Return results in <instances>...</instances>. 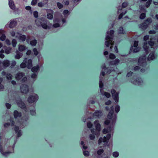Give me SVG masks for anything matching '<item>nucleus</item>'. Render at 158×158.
I'll use <instances>...</instances> for the list:
<instances>
[{"label":"nucleus","mask_w":158,"mask_h":158,"mask_svg":"<svg viewBox=\"0 0 158 158\" xmlns=\"http://www.w3.org/2000/svg\"><path fill=\"white\" fill-rule=\"evenodd\" d=\"M107 35H106V40L105 42V45L107 47H109L110 45L111 46L110 47V49H111L112 48V45L114 44V42L112 40L113 38V35L114 33V31L113 30H110L107 32Z\"/></svg>","instance_id":"nucleus-1"},{"label":"nucleus","mask_w":158,"mask_h":158,"mask_svg":"<svg viewBox=\"0 0 158 158\" xmlns=\"http://www.w3.org/2000/svg\"><path fill=\"white\" fill-rule=\"evenodd\" d=\"M111 109L112 110V111H110L107 116V118L110 120L106 119L105 122V124L106 125H108L110 122L112 123H114L115 120L116 116L114 115H113V107H111Z\"/></svg>","instance_id":"nucleus-2"},{"label":"nucleus","mask_w":158,"mask_h":158,"mask_svg":"<svg viewBox=\"0 0 158 158\" xmlns=\"http://www.w3.org/2000/svg\"><path fill=\"white\" fill-rule=\"evenodd\" d=\"M94 124L95 125V127L96 128V132L94 133V130L92 129L91 130V132L95 134L96 136H98L100 134V131L101 130V126L100 124L99 123V122L98 120H96L94 122Z\"/></svg>","instance_id":"nucleus-3"},{"label":"nucleus","mask_w":158,"mask_h":158,"mask_svg":"<svg viewBox=\"0 0 158 158\" xmlns=\"http://www.w3.org/2000/svg\"><path fill=\"white\" fill-rule=\"evenodd\" d=\"M154 44V42L152 41V39H150V40L148 41V43H147L146 42H144L143 45V48L145 50L146 52H148V50L149 48V45L151 46H152Z\"/></svg>","instance_id":"nucleus-4"},{"label":"nucleus","mask_w":158,"mask_h":158,"mask_svg":"<svg viewBox=\"0 0 158 158\" xmlns=\"http://www.w3.org/2000/svg\"><path fill=\"white\" fill-rule=\"evenodd\" d=\"M38 99V96L36 94H33L29 97L28 101L29 103H33L37 100Z\"/></svg>","instance_id":"nucleus-5"},{"label":"nucleus","mask_w":158,"mask_h":158,"mask_svg":"<svg viewBox=\"0 0 158 158\" xmlns=\"http://www.w3.org/2000/svg\"><path fill=\"white\" fill-rule=\"evenodd\" d=\"M146 57L145 56H140L138 60L139 65L143 66L145 65L146 64Z\"/></svg>","instance_id":"nucleus-6"},{"label":"nucleus","mask_w":158,"mask_h":158,"mask_svg":"<svg viewBox=\"0 0 158 158\" xmlns=\"http://www.w3.org/2000/svg\"><path fill=\"white\" fill-rule=\"evenodd\" d=\"M110 137V135L108 134L107 135L106 137H104L103 138H100L98 140V143L100 144L102 142L106 143H107L108 142Z\"/></svg>","instance_id":"nucleus-7"},{"label":"nucleus","mask_w":158,"mask_h":158,"mask_svg":"<svg viewBox=\"0 0 158 158\" xmlns=\"http://www.w3.org/2000/svg\"><path fill=\"white\" fill-rule=\"evenodd\" d=\"M41 26L44 29H49L52 26L51 24L49 22H47L46 21H44L42 23H41Z\"/></svg>","instance_id":"nucleus-8"},{"label":"nucleus","mask_w":158,"mask_h":158,"mask_svg":"<svg viewBox=\"0 0 158 158\" xmlns=\"http://www.w3.org/2000/svg\"><path fill=\"white\" fill-rule=\"evenodd\" d=\"M20 90L22 93L26 94L29 91V88L28 86L27 85H23L21 86Z\"/></svg>","instance_id":"nucleus-9"},{"label":"nucleus","mask_w":158,"mask_h":158,"mask_svg":"<svg viewBox=\"0 0 158 158\" xmlns=\"http://www.w3.org/2000/svg\"><path fill=\"white\" fill-rule=\"evenodd\" d=\"M47 11L48 13L47 15L48 18L50 19H52L53 18V11L52 10H47Z\"/></svg>","instance_id":"nucleus-10"},{"label":"nucleus","mask_w":158,"mask_h":158,"mask_svg":"<svg viewBox=\"0 0 158 158\" xmlns=\"http://www.w3.org/2000/svg\"><path fill=\"white\" fill-rule=\"evenodd\" d=\"M24 76V74L22 73H19L17 74L15 76V78L17 80L21 79Z\"/></svg>","instance_id":"nucleus-11"},{"label":"nucleus","mask_w":158,"mask_h":158,"mask_svg":"<svg viewBox=\"0 0 158 158\" xmlns=\"http://www.w3.org/2000/svg\"><path fill=\"white\" fill-rule=\"evenodd\" d=\"M16 37L20 40L23 41H25L26 40V36L25 35H22V34H19L18 35L16 36Z\"/></svg>","instance_id":"nucleus-12"},{"label":"nucleus","mask_w":158,"mask_h":158,"mask_svg":"<svg viewBox=\"0 0 158 158\" xmlns=\"http://www.w3.org/2000/svg\"><path fill=\"white\" fill-rule=\"evenodd\" d=\"M17 24V22L15 21H11L9 23V27L10 28H13L15 27Z\"/></svg>","instance_id":"nucleus-13"},{"label":"nucleus","mask_w":158,"mask_h":158,"mask_svg":"<svg viewBox=\"0 0 158 158\" xmlns=\"http://www.w3.org/2000/svg\"><path fill=\"white\" fill-rule=\"evenodd\" d=\"M27 62H26V64H27V67L28 69H30L32 67V61L31 60H27Z\"/></svg>","instance_id":"nucleus-14"},{"label":"nucleus","mask_w":158,"mask_h":158,"mask_svg":"<svg viewBox=\"0 0 158 158\" xmlns=\"http://www.w3.org/2000/svg\"><path fill=\"white\" fill-rule=\"evenodd\" d=\"M119 62V60L118 59H116L114 60L111 61L110 62V64L112 65H115L118 64Z\"/></svg>","instance_id":"nucleus-15"},{"label":"nucleus","mask_w":158,"mask_h":158,"mask_svg":"<svg viewBox=\"0 0 158 158\" xmlns=\"http://www.w3.org/2000/svg\"><path fill=\"white\" fill-rule=\"evenodd\" d=\"M4 31L3 30H0V34L2 35L0 37V40H4L6 39V36L4 34Z\"/></svg>","instance_id":"nucleus-16"},{"label":"nucleus","mask_w":158,"mask_h":158,"mask_svg":"<svg viewBox=\"0 0 158 158\" xmlns=\"http://www.w3.org/2000/svg\"><path fill=\"white\" fill-rule=\"evenodd\" d=\"M148 24L144 22L142 24L140 25V27L143 30H145L148 27Z\"/></svg>","instance_id":"nucleus-17"},{"label":"nucleus","mask_w":158,"mask_h":158,"mask_svg":"<svg viewBox=\"0 0 158 158\" xmlns=\"http://www.w3.org/2000/svg\"><path fill=\"white\" fill-rule=\"evenodd\" d=\"M9 6L11 9H15V5L13 1L10 0L9 2Z\"/></svg>","instance_id":"nucleus-18"},{"label":"nucleus","mask_w":158,"mask_h":158,"mask_svg":"<svg viewBox=\"0 0 158 158\" xmlns=\"http://www.w3.org/2000/svg\"><path fill=\"white\" fill-rule=\"evenodd\" d=\"M155 56L154 53H151L148 57V60H152L155 58Z\"/></svg>","instance_id":"nucleus-19"},{"label":"nucleus","mask_w":158,"mask_h":158,"mask_svg":"<svg viewBox=\"0 0 158 158\" xmlns=\"http://www.w3.org/2000/svg\"><path fill=\"white\" fill-rule=\"evenodd\" d=\"M27 61V59L25 58L23 60V63H22L20 64V67L21 68H23L27 67V64L26 62Z\"/></svg>","instance_id":"nucleus-20"},{"label":"nucleus","mask_w":158,"mask_h":158,"mask_svg":"<svg viewBox=\"0 0 158 158\" xmlns=\"http://www.w3.org/2000/svg\"><path fill=\"white\" fill-rule=\"evenodd\" d=\"M143 82V81L141 79L138 78L137 80H135L133 82V83L135 85H140L141 83Z\"/></svg>","instance_id":"nucleus-21"},{"label":"nucleus","mask_w":158,"mask_h":158,"mask_svg":"<svg viewBox=\"0 0 158 158\" xmlns=\"http://www.w3.org/2000/svg\"><path fill=\"white\" fill-rule=\"evenodd\" d=\"M3 66L5 68L8 66L10 65L9 61L8 60H5L2 62Z\"/></svg>","instance_id":"nucleus-22"},{"label":"nucleus","mask_w":158,"mask_h":158,"mask_svg":"<svg viewBox=\"0 0 158 158\" xmlns=\"http://www.w3.org/2000/svg\"><path fill=\"white\" fill-rule=\"evenodd\" d=\"M102 115V112L101 111H98L94 113V115L97 116L98 118L101 116Z\"/></svg>","instance_id":"nucleus-23"},{"label":"nucleus","mask_w":158,"mask_h":158,"mask_svg":"<svg viewBox=\"0 0 158 158\" xmlns=\"http://www.w3.org/2000/svg\"><path fill=\"white\" fill-rule=\"evenodd\" d=\"M21 115V113H19L17 111L15 110L14 112V116L15 118L20 117Z\"/></svg>","instance_id":"nucleus-24"},{"label":"nucleus","mask_w":158,"mask_h":158,"mask_svg":"<svg viewBox=\"0 0 158 158\" xmlns=\"http://www.w3.org/2000/svg\"><path fill=\"white\" fill-rule=\"evenodd\" d=\"M27 49L26 47L24 45H19V49L21 52Z\"/></svg>","instance_id":"nucleus-25"},{"label":"nucleus","mask_w":158,"mask_h":158,"mask_svg":"<svg viewBox=\"0 0 158 158\" xmlns=\"http://www.w3.org/2000/svg\"><path fill=\"white\" fill-rule=\"evenodd\" d=\"M39 69V67L38 65L36 66H35L33 67L31 69V71L33 72H37Z\"/></svg>","instance_id":"nucleus-26"},{"label":"nucleus","mask_w":158,"mask_h":158,"mask_svg":"<svg viewBox=\"0 0 158 158\" xmlns=\"http://www.w3.org/2000/svg\"><path fill=\"white\" fill-rule=\"evenodd\" d=\"M18 106L21 108H23L25 107V105L24 103L22 102V101H20L19 102H18Z\"/></svg>","instance_id":"nucleus-27"},{"label":"nucleus","mask_w":158,"mask_h":158,"mask_svg":"<svg viewBox=\"0 0 158 158\" xmlns=\"http://www.w3.org/2000/svg\"><path fill=\"white\" fill-rule=\"evenodd\" d=\"M152 22V19L151 18H147L145 21V22L148 25Z\"/></svg>","instance_id":"nucleus-28"},{"label":"nucleus","mask_w":158,"mask_h":158,"mask_svg":"<svg viewBox=\"0 0 158 158\" xmlns=\"http://www.w3.org/2000/svg\"><path fill=\"white\" fill-rule=\"evenodd\" d=\"M152 2V0H148V1L146 2V4H145V6L147 8L148 7L150 4H151Z\"/></svg>","instance_id":"nucleus-29"},{"label":"nucleus","mask_w":158,"mask_h":158,"mask_svg":"<svg viewBox=\"0 0 158 158\" xmlns=\"http://www.w3.org/2000/svg\"><path fill=\"white\" fill-rule=\"evenodd\" d=\"M113 97H114L115 102H118V94H116L115 96Z\"/></svg>","instance_id":"nucleus-30"},{"label":"nucleus","mask_w":158,"mask_h":158,"mask_svg":"<svg viewBox=\"0 0 158 158\" xmlns=\"http://www.w3.org/2000/svg\"><path fill=\"white\" fill-rule=\"evenodd\" d=\"M40 19H37L35 20V23L37 25L39 26H40L41 25V23H42V22H41L40 21Z\"/></svg>","instance_id":"nucleus-31"},{"label":"nucleus","mask_w":158,"mask_h":158,"mask_svg":"<svg viewBox=\"0 0 158 158\" xmlns=\"http://www.w3.org/2000/svg\"><path fill=\"white\" fill-rule=\"evenodd\" d=\"M63 14L65 17L67 16L69 14V11L68 10H64L63 12Z\"/></svg>","instance_id":"nucleus-32"},{"label":"nucleus","mask_w":158,"mask_h":158,"mask_svg":"<svg viewBox=\"0 0 158 158\" xmlns=\"http://www.w3.org/2000/svg\"><path fill=\"white\" fill-rule=\"evenodd\" d=\"M111 93L112 94V96H115L116 94H118V92H116L115 90L113 89H111Z\"/></svg>","instance_id":"nucleus-33"},{"label":"nucleus","mask_w":158,"mask_h":158,"mask_svg":"<svg viewBox=\"0 0 158 158\" xmlns=\"http://www.w3.org/2000/svg\"><path fill=\"white\" fill-rule=\"evenodd\" d=\"M22 56V54L21 53H17L16 55L15 56V58L17 59H19Z\"/></svg>","instance_id":"nucleus-34"},{"label":"nucleus","mask_w":158,"mask_h":158,"mask_svg":"<svg viewBox=\"0 0 158 158\" xmlns=\"http://www.w3.org/2000/svg\"><path fill=\"white\" fill-rule=\"evenodd\" d=\"M36 43H37V41L35 40H34L31 41L30 42V44L31 45H33V46L35 45Z\"/></svg>","instance_id":"nucleus-35"},{"label":"nucleus","mask_w":158,"mask_h":158,"mask_svg":"<svg viewBox=\"0 0 158 158\" xmlns=\"http://www.w3.org/2000/svg\"><path fill=\"white\" fill-rule=\"evenodd\" d=\"M109 58L110 59L113 60L115 58V56L113 54L110 53L109 55Z\"/></svg>","instance_id":"nucleus-36"},{"label":"nucleus","mask_w":158,"mask_h":158,"mask_svg":"<svg viewBox=\"0 0 158 158\" xmlns=\"http://www.w3.org/2000/svg\"><path fill=\"white\" fill-rule=\"evenodd\" d=\"M135 48L133 49V51L135 52H139L140 49V48L139 47H135Z\"/></svg>","instance_id":"nucleus-37"},{"label":"nucleus","mask_w":158,"mask_h":158,"mask_svg":"<svg viewBox=\"0 0 158 158\" xmlns=\"http://www.w3.org/2000/svg\"><path fill=\"white\" fill-rule=\"evenodd\" d=\"M11 123L10 124L8 123L5 124L4 125V126L6 127L7 126H9L10 125H11V126L14 125V122L13 121H11Z\"/></svg>","instance_id":"nucleus-38"},{"label":"nucleus","mask_w":158,"mask_h":158,"mask_svg":"<svg viewBox=\"0 0 158 158\" xmlns=\"http://www.w3.org/2000/svg\"><path fill=\"white\" fill-rule=\"evenodd\" d=\"M103 95L106 96V97L107 98H109L110 96V94L107 92H105L103 94Z\"/></svg>","instance_id":"nucleus-39"},{"label":"nucleus","mask_w":158,"mask_h":158,"mask_svg":"<svg viewBox=\"0 0 158 158\" xmlns=\"http://www.w3.org/2000/svg\"><path fill=\"white\" fill-rule=\"evenodd\" d=\"M57 6L60 9H61L63 7V5L60 2L57 3Z\"/></svg>","instance_id":"nucleus-40"},{"label":"nucleus","mask_w":158,"mask_h":158,"mask_svg":"<svg viewBox=\"0 0 158 158\" xmlns=\"http://www.w3.org/2000/svg\"><path fill=\"white\" fill-rule=\"evenodd\" d=\"M145 13H142L140 15L139 18L141 19H143L145 18Z\"/></svg>","instance_id":"nucleus-41"},{"label":"nucleus","mask_w":158,"mask_h":158,"mask_svg":"<svg viewBox=\"0 0 158 158\" xmlns=\"http://www.w3.org/2000/svg\"><path fill=\"white\" fill-rule=\"evenodd\" d=\"M6 77L8 79L10 80L12 79V76L10 74L8 73L6 74Z\"/></svg>","instance_id":"nucleus-42"},{"label":"nucleus","mask_w":158,"mask_h":158,"mask_svg":"<svg viewBox=\"0 0 158 158\" xmlns=\"http://www.w3.org/2000/svg\"><path fill=\"white\" fill-rule=\"evenodd\" d=\"M17 44V41L15 39H13L12 41V44L14 47H15Z\"/></svg>","instance_id":"nucleus-43"},{"label":"nucleus","mask_w":158,"mask_h":158,"mask_svg":"<svg viewBox=\"0 0 158 158\" xmlns=\"http://www.w3.org/2000/svg\"><path fill=\"white\" fill-rule=\"evenodd\" d=\"M118 32L120 34H123V28L122 27H119L118 30Z\"/></svg>","instance_id":"nucleus-44"},{"label":"nucleus","mask_w":158,"mask_h":158,"mask_svg":"<svg viewBox=\"0 0 158 158\" xmlns=\"http://www.w3.org/2000/svg\"><path fill=\"white\" fill-rule=\"evenodd\" d=\"M113 155L114 157H116L118 156L119 153L118 152H114L113 153Z\"/></svg>","instance_id":"nucleus-45"},{"label":"nucleus","mask_w":158,"mask_h":158,"mask_svg":"<svg viewBox=\"0 0 158 158\" xmlns=\"http://www.w3.org/2000/svg\"><path fill=\"white\" fill-rule=\"evenodd\" d=\"M63 3L65 5H68L69 2L68 0H63Z\"/></svg>","instance_id":"nucleus-46"},{"label":"nucleus","mask_w":158,"mask_h":158,"mask_svg":"<svg viewBox=\"0 0 158 158\" xmlns=\"http://www.w3.org/2000/svg\"><path fill=\"white\" fill-rule=\"evenodd\" d=\"M33 51L34 52V54L36 56L38 54V52L37 51V49L36 48H34L33 49Z\"/></svg>","instance_id":"nucleus-47"},{"label":"nucleus","mask_w":158,"mask_h":158,"mask_svg":"<svg viewBox=\"0 0 158 158\" xmlns=\"http://www.w3.org/2000/svg\"><path fill=\"white\" fill-rule=\"evenodd\" d=\"M37 0H33L31 2V5L33 6H35V5L37 2Z\"/></svg>","instance_id":"nucleus-48"},{"label":"nucleus","mask_w":158,"mask_h":158,"mask_svg":"<svg viewBox=\"0 0 158 158\" xmlns=\"http://www.w3.org/2000/svg\"><path fill=\"white\" fill-rule=\"evenodd\" d=\"M103 152V150L102 149H100L98 150L97 152V154L99 155H100L101 154H102Z\"/></svg>","instance_id":"nucleus-49"},{"label":"nucleus","mask_w":158,"mask_h":158,"mask_svg":"<svg viewBox=\"0 0 158 158\" xmlns=\"http://www.w3.org/2000/svg\"><path fill=\"white\" fill-rule=\"evenodd\" d=\"M120 110V107L118 106H117L115 108V111L116 113H118Z\"/></svg>","instance_id":"nucleus-50"},{"label":"nucleus","mask_w":158,"mask_h":158,"mask_svg":"<svg viewBox=\"0 0 158 158\" xmlns=\"http://www.w3.org/2000/svg\"><path fill=\"white\" fill-rule=\"evenodd\" d=\"M87 126L89 128H91L92 126V124L90 122H88L87 123Z\"/></svg>","instance_id":"nucleus-51"},{"label":"nucleus","mask_w":158,"mask_h":158,"mask_svg":"<svg viewBox=\"0 0 158 158\" xmlns=\"http://www.w3.org/2000/svg\"><path fill=\"white\" fill-rule=\"evenodd\" d=\"M1 153L5 156H7L8 154L11 153V152H1Z\"/></svg>","instance_id":"nucleus-52"},{"label":"nucleus","mask_w":158,"mask_h":158,"mask_svg":"<svg viewBox=\"0 0 158 158\" xmlns=\"http://www.w3.org/2000/svg\"><path fill=\"white\" fill-rule=\"evenodd\" d=\"M33 15L34 17L35 18H37L38 16V13L37 11H35L33 13Z\"/></svg>","instance_id":"nucleus-53"},{"label":"nucleus","mask_w":158,"mask_h":158,"mask_svg":"<svg viewBox=\"0 0 158 158\" xmlns=\"http://www.w3.org/2000/svg\"><path fill=\"white\" fill-rule=\"evenodd\" d=\"M83 154L85 156H88L89 155V152L87 151H84L83 152Z\"/></svg>","instance_id":"nucleus-54"},{"label":"nucleus","mask_w":158,"mask_h":158,"mask_svg":"<svg viewBox=\"0 0 158 158\" xmlns=\"http://www.w3.org/2000/svg\"><path fill=\"white\" fill-rule=\"evenodd\" d=\"M138 41H135L134 43V47H137V46L138 45Z\"/></svg>","instance_id":"nucleus-55"},{"label":"nucleus","mask_w":158,"mask_h":158,"mask_svg":"<svg viewBox=\"0 0 158 158\" xmlns=\"http://www.w3.org/2000/svg\"><path fill=\"white\" fill-rule=\"evenodd\" d=\"M149 38V36L148 35H145L144 36L143 38V40L144 41H146L148 40V39Z\"/></svg>","instance_id":"nucleus-56"},{"label":"nucleus","mask_w":158,"mask_h":158,"mask_svg":"<svg viewBox=\"0 0 158 158\" xmlns=\"http://www.w3.org/2000/svg\"><path fill=\"white\" fill-rule=\"evenodd\" d=\"M127 6V3L126 2H124L122 4V6L123 8H125Z\"/></svg>","instance_id":"nucleus-57"},{"label":"nucleus","mask_w":158,"mask_h":158,"mask_svg":"<svg viewBox=\"0 0 158 158\" xmlns=\"http://www.w3.org/2000/svg\"><path fill=\"white\" fill-rule=\"evenodd\" d=\"M126 13V11L124 14H123V13H121L119 15V16L118 19H121L123 16V15H124Z\"/></svg>","instance_id":"nucleus-58"},{"label":"nucleus","mask_w":158,"mask_h":158,"mask_svg":"<svg viewBox=\"0 0 158 158\" xmlns=\"http://www.w3.org/2000/svg\"><path fill=\"white\" fill-rule=\"evenodd\" d=\"M149 33L150 34H154L156 33V31L154 30L150 31L149 32Z\"/></svg>","instance_id":"nucleus-59"},{"label":"nucleus","mask_w":158,"mask_h":158,"mask_svg":"<svg viewBox=\"0 0 158 158\" xmlns=\"http://www.w3.org/2000/svg\"><path fill=\"white\" fill-rule=\"evenodd\" d=\"M53 26L55 27H59L60 25L59 23H56L54 24Z\"/></svg>","instance_id":"nucleus-60"},{"label":"nucleus","mask_w":158,"mask_h":158,"mask_svg":"<svg viewBox=\"0 0 158 158\" xmlns=\"http://www.w3.org/2000/svg\"><path fill=\"white\" fill-rule=\"evenodd\" d=\"M89 136L91 139H93L95 137V136L93 135H90Z\"/></svg>","instance_id":"nucleus-61"},{"label":"nucleus","mask_w":158,"mask_h":158,"mask_svg":"<svg viewBox=\"0 0 158 158\" xmlns=\"http://www.w3.org/2000/svg\"><path fill=\"white\" fill-rule=\"evenodd\" d=\"M108 132V130L106 129H104L103 130V134H106Z\"/></svg>","instance_id":"nucleus-62"},{"label":"nucleus","mask_w":158,"mask_h":158,"mask_svg":"<svg viewBox=\"0 0 158 158\" xmlns=\"http://www.w3.org/2000/svg\"><path fill=\"white\" fill-rule=\"evenodd\" d=\"M16 62L15 61H13L11 63V66H14L16 65Z\"/></svg>","instance_id":"nucleus-63"},{"label":"nucleus","mask_w":158,"mask_h":158,"mask_svg":"<svg viewBox=\"0 0 158 158\" xmlns=\"http://www.w3.org/2000/svg\"><path fill=\"white\" fill-rule=\"evenodd\" d=\"M6 106L8 109H10L11 107V105L9 103H6Z\"/></svg>","instance_id":"nucleus-64"}]
</instances>
